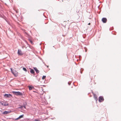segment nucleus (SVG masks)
I'll use <instances>...</instances> for the list:
<instances>
[{
  "label": "nucleus",
  "mask_w": 121,
  "mask_h": 121,
  "mask_svg": "<svg viewBox=\"0 0 121 121\" xmlns=\"http://www.w3.org/2000/svg\"><path fill=\"white\" fill-rule=\"evenodd\" d=\"M12 73L15 76H17L18 75V72L15 69H10Z\"/></svg>",
  "instance_id": "1"
},
{
  "label": "nucleus",
  "mask_w": 121,
  "mask_h": 121,
  "mask_svg": "<svg viewBox=\"0 0 121 121\" xmlns=\"http://www.w3.org/2000/svg\"><path fill=\"white\" fill-rule=\"evenodd\" d=\"M13 93L14 94L17 95H22L23 94L19 92L13 91Z\"/></svg>",
  "instance_id": "2"
},
{
  "label": "nucleus",
  "mask_w": 121,
  "mask_h": 121,
  "mask_svg": "<svg viewBox=\"0 0 121 121\" xmlns=\"http://www.w3.org/2000/svg\"><path fill=\"white\" fill-rule=\"evenodd\" d=\"M104 100L103 97L102 96H100L99 97V102H101L104 101Z\"/></svg>",
  "instance_id": "3"
},
{
  "label": "nucleus",
  "mask_w": 121,
  "mask_h": 121,
  "mask_svg": "<svg viewBox=\"0 0 121 121\" xmlns=\"http://www.w3.org/2000/svg\"><path fill=\"white\" fill-rule=\"evenodd\" d=\"M4 96L5 98L9 97L10 96H12L10 94H5L4 95Z\"/></svg>",
  "instance_id": "4"
},
{
  "label": "nucleus",
  "mask_w": 121,
  "mask_h": 121,
  "mask_svg": "<svg viewBox=\"0 0 121 121\" xmlns=\"http://www.w3.org/2000/svg\"><path fill=\"white\" fill-rule=\"evenodd\" d=\"M102 21L103 23H105L107 22V20L106 18H103L102 19Z\"/></svg>",
  "instance_id": "5"
},
{
  "label": "nucleus",
  "mask_w": 121,
  "mask_h": 121,
  "mask_svg": "<svg viewBox=\"0 0 121 121\" xmlns=\"http://www.w3.org/2000/svg\"><path fill=\"white\" fill-rule=\"evenodd\" d=\"M18 53L19 55H23V53L21 50H18Z\"/></svg>",
  "instance_id": "6"
},
{
  "label": "nucleus",
  "mask_w": 121,
  "mask_h": 121,
  "mask_svg": "<svg viewBox=\"0 0 121 121\" xmlns=\"http://www.w3.org/2000/svg\"><path fill=\"white\" fill-rule=\"evenodd\" d=\"M24 116V115L23 114L21 115L18 118L15 119V120H17L20 119L22 118V117H23Z\"/></svg>",
  "instance_id": "7"
},
{
  "label": "nucleus",
  "mask_w": 121,
  "mask_h": 121,
  "mask_svg": "<svg viewBox=\"0 0 121 121\" xmlns=\"http://www.w3.org/2000/svg\"><path fill=\"white\" fill-rule=\"evenodd\" d=\"M10 113V112L8 111H4L3 113V114H6L9 113Z\"/></svg>",
  "instance_id": "8"
},
{
  "label": "nucleus",
  "mask_w": 121,
  "mask_h": 121,
  "mask_svg": "<svg viewBox=\"0 0 121 121\" xmlns=\"http://www.w3.org/2000/svg\"><path fill=\"white\" fill-rule=\"evenodd\" d=\"M4 102V106H6L8 105L9 104L7 101L5 102Z\"/></svg>",
  "instance_id": "9"
},
{
  "label": "nucleus",
  "mask_w": 121,
  "mask_h": 121,
  "mask_svg": "<svg viewBox=\"0 0 121 121\" xmlns=\"http://www.w3.org/2000/svg\"><path fill=\"white\" fill-rule=\"evenodd\" d=\"M30 73L33 74H34L35 73L34 71L32 69H31L30 71Z\"/></svg>",
  "instance_id": "10"
},
{
  "label": "nucleus",
  "mask_w": 121,
  "mask_h": 121,
  "mask_svg": "<svg viewBox=\"0 0 121 121\" xmlns=\"http://www.w3.org/2000/svg\"><path fill=\"white\" fill-rule=\"evenodd\" d=\"M94 98L95 99V100H96L97 99L96 95L95 94H94Z\"/></svg>",
  "instance_id": "11"
},
{
  "label": "nucleus",
  "mask_w": 121,
  "mask_h": 121,
  "mask_svg": "<svg viewBox=\"0 0 121 121\" xmlns=\"http://www.w3.org/2000/svg\"><path fill=\"white\" fill-rule=\"evenodd\" d=\"M35 70L37 73H39V71L37 69H34Z\"/></svg>",
  "instance_id": "12"
},
{
  "label": "nucleus",
  "mask_w": 121,
  "mask_h": 121,
  "mask_svg": "<svg viewBox=\"0 0 121 121\" xmlns=\"http://www.w3.org/2000/svg\"><path fill=\"white\" fill-rule=\"evenodd\" d=\"M29 87L30 90H31L32 89V88H33V87L32 86H29Z\"/></svg>",
  "instance_id": "13"
},
{
  "label": "nucleus",
  "mask_w": 121,
  "mask_h": 121,
  "mask_svg": "<svg viewBox=\"0 0 121 121\" xmlns=\"http://www.w3.org/2000/svg\"><path fill=\"white\" fill-rule=\"evenodd\" d=\"M0 105L4 106V102L0 101Z\"/></svg>",
  "instance_id": "14"
},
{
  "label": "nucleus",
  "mask_w": 121,
  "mask_h": 121,
  "mask_svg": "<svg viewBox=\"0 0 121 121\" xmlns=\"http://www.w3.org/2000/svg\"><path fill=\"white\" fill-rule=\"evenodd\" d=\"M29 41H30V43H31L32 44H33L34 43H33V42H32V40H31V39H29Z\"/></svg>",
  "instance_id": "15"
},
{
  "label": "nucleus",
  "mask_w": 121,
  "mask_h": 121,
  "mask_svg": "<svg viewBox=\"0 0 121 121\" xmlns=\"http://www.w3.org/2000/svg\"><path fill=\"white\" fill-rule=\"evenodd\" d=\"M46 77V76H43L42 77V79L43 80Z\"/></svg>",
  "instance_id": "16"
},
{
  "label": "nucleus",
  "mask_w": 121,
  "mask_h": 121,
  "mask_svg": "<svg viewBox=\"0 0 121 121\" xmlns=\"http://www.w3.org/2000/svg\"><path fill=\"white\" fill-rule=\"evenodd\" d=\"M23 70L25 71L26 72L27 71V70L26 69H23Z\"/></svg>",
  "instance_id": "17"
},
{
  "label": "nucleus",
  "mask_w": 121,
  "mask_h": 121,
  "mask_svg": "<svg viewBox=\"0 0 121 121\" xmlns=\"http://www.w3.org/2000/svg\"><path fill=\"white\" fill-rule=\"evenodd\" d=\"M23 106H20L19 107V108H23Z\"/></svg>",
  "instance_id": "18"
},
{
  "label": "nucleus",
  "mask_w": 121,
  "mask_h": 121,
  "mask_svg": "<svg viewBox=\"0 0 121 121\" xmlns=\"http://www.w3.org/2000/svg\"><path fill=\"white\" fill-rule=\"evenodd\" d=\"M68 84L69 85H70L71 84L70 82H68Z\"/></svg>",
  "instance_id": "19"
},
{
  "label": "nucleus",
  "mask_w": 121,
  "mask_h": 121,
  "mask_svg": "<svg viewBox=\"0 0 121 121\" xmlns=\"http://www.w3.org/2000/svg\"><path fill=\"white\" fill-rule=\"evenodd\" d=\"M23 106V107H24L25 108H26V107H25V106Z\"/></svg>",
  "instance_id": "20"
},
{
  "label": "nucleus",
  "mask_w": 121,
  "mask_h": 121,
  "mask_svg": "<svg viewBox=\"0 0 121 121\" xmlns=\"http://www.w3.org/2000/svg\"><path fill=\"white\" fill-rule=\"evenodd\" d=\"M90 24H91L90 23H88V25H90Z\"/></svg>",
  "instance_id": "21"
},
{
  "label": "nucleus",
  "mask_w": 121,
  "mask_h": 121,
  "mask_svg": "<svg viewBox=\"0 0 121 121\" xmlns=\"http://www.w3.org/2000/svg\"><path fill=\"white\" fill-rule=\"evenodd\" d=\"M47 67H48V66H47Z\"/></svg>",
  "instance_id": "22"
},
{
  "label": "nucleus",
  "mask_w": 121,
  "mask_h": 121,
  "mask_svg": "<svg viewBox=\"0 0 121 121\" xmlns=\"http://www.w3.org/2000/svg\"><path fill=\"white\" fill-rule=\"evenodd\" d=\"M80 72H81V70H80Z\"/></svg>",
  "instance_id": "23"
}]
</instances>
